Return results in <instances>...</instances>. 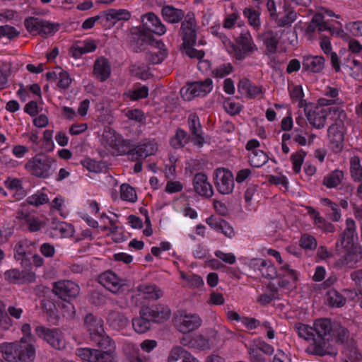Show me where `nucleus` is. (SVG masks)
Instances as JSON below:
<instances>
[{"mask_svg":"<svg viewBox=\"0 0 362 362\" xmlns=\"http://www.w3.org/2000/svg\"><path fill=\"white\" fill-rule=\"evenodd\" d=\"M294 327L300 337L307 341H313V344L308 348L310 354L323 356L322 347L325 344L324 340L329 336L327 332L330 329L327 318L317 319L312 327L303 323H297Z\"/></svg>","mask_w":362,"mask_h":362,"instance_id":"f257e3e1","label":"nucleus"},{"mask_svg":"<svg viewBox=\"0 0 362 362\" xmlns=\"http://www.w3.org/2000/svg\"><path fill=\"white\" fill-rule=\"evenodd\" d=\"M346 225V228L339 238L340 245L344 248V255L336 262V265L353 269L362 259V248L354 243L355 221L352 218H347Z\"/></svg>","mask_w":362,"mask_h":362,"instance_id":"f03ea898","label":"nucleus"},{"mask_svg":"<svg viewBox=\"0 0 362 362\" xmlns=\"http://www.w3.org/2000/svg\"><path fill=\"white\" fill-rule=\"evenodd\" d=\"M170 309L163 305L143 306L139 310V316L132 319V326L139 334L148 332L153 322L165 321L170 317Z\"/></svg>","mask_w":362,"mask_h":362,"instance_id":"7ed1b4c3","label":"nucleus"},{"mask_svg":"<svg viewBox=\"0 0 362 362\" xmlns=\"http://www.w3.org/2000/svg\"><path fill=\"white\" fill-rule=\"evenodd\" d=\"M0 352L8 362H33L35 357V346L26 344L23 339L21 341L0 344Z\"/></svg>","mask_w":362,"mask_h":362,"instance_id":"20e7f679","label":"nucleus"},{"mask_svg":"<svg viewBox=\"0 0 362 362\" xmlns=\"http://www.w3.org/2000/svg\"><path fill=\"white\" fill-rule=\"evenodd\" d=\"M55 160L42 153L35 155L25 164V168L33 175L40 178H47L51 175V168Z\"/></svg>","mask_w":362,"mask_h":362,"instance_id":"39448f33","label":"nucleus"},{"mask_svg":"<svg viewBox=\"0 0 362 362\" xmlns=\"http://www.w3.org/2000/svg\"><path fill=\"white\" fill-rule=\"evenodd\" d=\"M327 321L329 323V330H328L329 337L325 341V346H323V356L325 355H336L335 349L330 344V341L335 340L336 342L343 344L348 341L349 338V332L348 329L342 327L339 324H332L329 319L327 318Z\"/></svg>","mask_w":362,"mask_h":362,"instance_id":"423d86ee","label":"nucleus"},{"mask_svg":"<svg viewBox=\"0 0 362 362\" xmlns=\"http://www.w3.org/2000/svg\"><path fill=\"white\" fill-rule=\"evenodd\" d=\"M24 25L27 30L34 35L47 36L55 33L59 28V23H52L47 21L33 16L26 18Z\"/></svg>","mask_w":362,"mask_h":362,"instance_id":"0eeeda50","label":"nucleus"},{"mask_svg":"<svg viewBox=\"0 0 362 362\" xmlns=\"http://www.w3.org/2000/svg\"><path fill=\"white\" fill-rule=\"evenodd\" d=\"M36 335L57 350L65 349L66 343L64 334L59 329H50L45 326H37L35 329Z\"/></svg>","mask_w":362,"mask_h":362,"instance_id":"6e6552de","label":"nucleus"},{"mask_svg":"<svg viewBox=\"0 0 362 362\" xmlns=\"http://www.w3.org/2000/svg\"><path fill=\"white\" fill-rule=\"evenodd\" d=\"M344 124L341 119L336 120L335 123L328 128V137L334 153L341 152L344 148Z\"/></svg>","mask_w":362,"mask_h":362,"instance_id":"1a4fd4ad","label":"nucleus"},{"mask_svg":"<svg viewBox=\"0 0 362 362\" xmlns=\"http://www.w3.org/2000/svg\"><path fill=\"white\" fill-rule=\"evenodd\" d=\"M132 49L135 52H141L148 49V46H155L160 48L163 44L160 40H156L150 33H146L139 29V33L134 35L130 42Z\"/></svg>","mask_w":362,"mask_h":362,"instance_id":"9d476101","label":"nucleus"},{"mask_svg":"<svg viewBox=\"0 0 362 362\" xmlns=\"http://www.w3.org/2000/svg\"><path fill=\"white\" fill-rule=\"evenodd\" d=\"M305 116L309 123L315 128L322 129L325 127L327 116L334 112H339L337 107L321 108L315 107L313 110L306 107L304 110Z\"/></svg>","mask_w":362,"mask_h":362,"instance_id":"9b49d317","label":"nucleus"},{"mask_svg":"<svg viewBox=\"0 0 362 362\" xmlns=\"http://www.w3.org/2000/svg\"><path fill=\"white\" fill-rule=\"evenodd\" d=\"M215 186L222 194H230L234 188L233 173L228 169L219 168L214 173Z\"/></svg>","mask_w":362,"mask_h":362,"instance_id":"f8f14e48","label":"nucleus"},{"mask_svg":"<svg viewBox=\"0 0 362 362\" xmlns=\"http://www.w3.org/2000/svg\"><path fill=\"white\" fill-rule=\"evenodd\" d=\"M236 42L239 46L233 45L232 48L235 57L238 60L243 59L257 49L255 45L252 44V39L248 31L241 33L237 37Z\"/></svg>","mask_w":362,"mask_h":362,"instance_id":"ddd939ff","label":"nucleus"},{"mask_svg":"<svg viewBox=\"0 0 362 362\" xmlns=\"http://www.w3.org/2000/svg\"><path fill=\"white\" fill-rule=\"evenodd\" d=\"M187 88L180 90L185 100H190L194 97L204 96L212 89V80L209 78L203 81H195L187 84Z\"/></svg>","mask_w":362,"mask_h":362,"instance_id":"4468645a","label":"nucleus"},{"mask_svg":"<svg viewBox=\"0 0 362 362\" xmlns=\"http://www.w3.org/2000/svg\"><path fill=\"white\" fill-rule=\"evenodd\" d=\"M52 292L59 298L68 300L71 298H76L78 296L80 288L72 281L63 280L53 284Z\"/></svg>","mask_w":362,"mask_h":362,"instance_id":"2eb2a0df","label":"nucleus"},{"mask_svg":"<svg viewBox=\"0 0 362 362\" xmlns=\"http://www.w3.org/2000/svg\"><path fill=\"white\" fill-rule=\"evenodd\" d=\"M181 35L182 44L181 45H194L197 39L196 21L193 13H187L185 19L181 24Z\"/></svg>","mask_w":362,"mask_h":362,"instance_id":"dca6fc26","label":"nucleus"},{"mask_svg":"<svg viewBox=\"0 0 362 362\" xmlns=\"http://www.w3.org/2000/svg\"><path fill=\"white\" fill-rule=\"evenodd\" d=\"M36 243L28 240L18 242L15 246V259L21 262L22 266L27 267L30 265V256L35 250Z\"/></svg>","mask_w":362,"mask_h":362,"instance_id":"f3484780","label":"nucleus"},{"mask_svg":"<svg viewBox=\"0 0 362 362\" xmlns=\"http://www.w3.org/2000/svg\"><path fill=\"white\" fill-rule=\"evenodd\" d=\"M142 27L140 28L142 31L146 33H154L161 35L166 31L165 25L152 12H149L141 16Z\"/></svg>","mask_w":362,"mask_h":362,"instance_id":"a211bd4d","label":"nucleus"},{"mask_svg":"<svg viewBox=\"0 0 362 362\" xmlns=\"http://www.w3.org/2000/svg\"><path fill=\"white\" fill-rule=\"evenodd\" d=\"M124 280L119 278L112 271H107L99 276V282L110 291L117 293L125 285Z\"/></svg>","mask_w":362,"mask_h":362,"instance_id":"6ab92c4d","label":"nucleus"},{"mask_svg":"<svg viewBox=\"0 0 362 362\" xmlns=\"http://www.w3.org/2000/svg\"><path fill=\"white\" fill-rule=\"evenodd\" d=\"M110 132L107 133L104 135V137L107 139V142L109 145L117 149L120 154H129L130 158H132V153L134 152L135 145L131 140L121 139L117 138L115 135H111Z\"/></svg>","mask_w":362,"mask_h":362,"instance_id":"aec40b11","label":"nucleus"},{"mask_svg":"<svg viewBox=\"0 0 362 362\" xmlns=\"http://www.w3.org/2000/svg\"><path fill=\"white\" fill-rule=\"evenodd\" d=\"M188 126L191 132L190 136L194 145L203 146L205 141L202 136V126L199 117L195 114H191L188 117Z\"/></svg>","mask_w":362,"mask_h":362,"instance_id":"412c9836","label":"nucleus"},{"mask_svg":"<svg viewBox=\"0 0 362 362\" xmlns=\"http://www.w3.org/2000/svg\"><path fill=\"white\" fill-rule=\"evenodd\" d=\"M193 185L194 191L202 197L209 198L214 194L212 186L204 173H199L194 175Z\"/></svg>","mask_w":362,"mask_h":362,"instance_id":"4be33fe9","label":"nucleus"},{"mask_svg":"<svg viewBox=\"0 0 362 362\" xmlns=\"http://www.w3.org/2000/svg\"><path fill=\"white\" fill-rule=\"evenodd\" d=\"M201 322L200 317L197 315H185L180 317L177 327L180 332L186 334L197 329Z\"/></svg>","mask_w":362,"mask_h":362,"instance_id":"5701e85b","label":"nucleus"},{"mask_svg":"<svg viewBox=\"0 0 362 362\" xmlns=\"http://www.w3.org/2000/svg\"><path fill=\"white\" fill-rule=\"evenodd\" d=\"M325 58L321 56H304L303 58V70L312 73H320L325 66Z\"/></svg>","mask_w":362,"mask_h":362,"instance_id":"b1692460","label":"nucleus"},{"mask_svg":"<svg viewBox=\"0 0 362 362\" xmlns=\"http://www.w3.org/2000/svg\"><path fill=\"white\" fill-rule=\"evenodd\" d=\"M111 66L109 61L100 57L95 60L93 66V74L100 81H106L110 76Z\"/></svg>","mask_w":362,"mask_h":362,"instance_id":"393cba45","label":"nucleus"},{"mask_svg":"<svg viewBox=\"0 0 362 362\" xmlns=\"http://www.w3.org/2000/svg\"><path fill=\"white\" fill-rule=\"evenodd\" d=\"M84 325L90 333V338L95 334L103 332V321L100 317L88 313L84 318Z\"/></svg>","mask_w":362,"mask_h":362,"instance_id":"a878e982","label":"nucleus"},{"mask_svg":"<svg viewBox=\"0 0 362 362\" xmlns=\"http://www.w3.org/2000/svg\"><path fill=\"white\" fill-rule=\"evenodd\" d=\"M284 16L281 18L276 17L274 19L279 27H290L297 19V13L288 2H284L283 6Z\"/></svg>","mask_w":362,"mask_h":362,"instance_id":"bb28decb","label":"nucleus"},{"mask_svg":"<svg viewBox=\"0 0 362 362\" xmlns=\"http://www.w3.org/2000/svg\"><path fill=\"white\" fill-rule=\"evenodd\" d=\"M107 321L110 326L115 329H124L129 324V318L122 313L116 310L109 312Z\"/></svg>","mask_w":362,"mask_h":362,"instance_id":"cd10ccee","label":"nucleus"},{"mask_svg":"<svg viewBox=\"0 0 362 362\" xmlns=\"http://www.w3.org/2000/svg\"><path fill=\"white\" fill-rule=\"evenodd\" d=\"M168 362H197L192 354L181 346L173 347L168 356Z\"/></svg>","mask_w":362,"mask_h":362,"instance_id":"c85d7f7f","label":"nucleus"},{"mask_svg":"<svg viewBox=\"0 0 362 362\" xmlns=\"http://www.w3.org/2000/svg\"><path fill=\"white\" fill-rule=\"evenodd\" d=\"M156 147L153 144L146 143L135 146L134 152L132 153V160H141L146 158L148 156L154 153Z\"/></svg>","mask_w":362,"mask_h":362,"instance_id":"c756f323","label":"nucleus"},{"mask_svg":"<svg viewBox=\"0 0 362 362\" xmlns=\"http://www.w3.org/2000/svg\"><path fill=\"white\" fill-rule=\"evenodd\" d=\"M161 13L164 19L170 23H177L185 16V13L182 10L175 8L172 6H163Z\"/></svg>","mask_w":362,"mask_h":362,"instance_id":"7c9ffc66","label":"nucleus"},{"mask_svg":"<svg viewBox=\"0 0 362 362\" xmlns=\"http://www.w3.org/2000/svg\"><path fill=\"white\" fill-rule=\"evenodd\" d=\"M90 339L95 342L101 349L107 350L112 349L115 350V342L112 339L105 334V331L100 334H94Z\"/></svg>","mask_w":362,"mask_h":362,"instance_id":"2f4dec72","label":"nucleus"},{"mask_svg":"<svg viewBox=\"0 0 362 362\" xmlns=\"http://www.w3.org/2000/svg\"><path fill=\"white\" fill-rule=\"evenodd\" d=\"M326 301L331 307L341 308L346 304L343 293L334 288L329 289L327 291Z\"/></svg>","mask_w":362,"mask_h":362,"instance_id":"473e14b6","label":"nucleus"},{"mask_svg":"<svg viewBox=\"0 0 362 362\" xmlns=\"http://www.w3.org/2000/svg\"><path fill=\"white\" fill-rule=\"evenodd\" d=\"M344 179V172L339 170H334L325 176L323 179V185L328 188L337 187Z\"/></svg>","mask_w":362,"mask_h":362,"instance_id":"72a5a7b5","label":"nucleus"},{"mask_svg":"<svg viewBox=\"0 0 362 362\" xmlns=\"http://www.w3.org/2000/svg\"><path fill=\"white\" fill-rule=\"evenodd\" d=\"M138 291L142 292L145 296L144 298L157 300L163 296L161 290L155 285L142 284L138 287Z\"/></svg>","mask_w":362,"mask_h":362,"instance_id":"f704fd0d","label":"nucleus"},{"mask_svg":"<svg viewBox=\"0 0 362 362\" xmlns=\"http://www.w3.org/2000/svg\"><path fill=\"white\" fill-rule=\"evenodd\" d=\"M94 362H117L115 350L95 349Z\"/></svg>","mask_w":362,"mask_h":362,"instance_id":"c9c22d12","label":"nucleus"},{"mask_svg":"<svg viewBox=\"0 0 362 362\" xmlns=\"http://www.w3.org/2000/svg\"><path fill=\"white\" fill-rule=\"evenodd\" d=\"M189 140L192 141L190 135L185 130L178 128L175 136L170 140V144L173 148H177L183 147Z\"/></svg>","mask_w":362,"mask_h":362,"instance_id":"e433bc0d","label":"nucleus"},{"mask_svg":"<svg viewBox=\"0 0 362 362\" xmlns=\"http://www.w3.org/2000/svg\"><path fill=\"white\" fill-rule=\"evenodd\" d=\"M103 13L106 16V20L111 21H127L131 18V13L128 10L126 9H109L107 11H104Z\"/></svg>","mask_w":362,"mask_h":362,"instance_id":"4c0bfd02","label":"nucleus"},{"mask_svg":"<svg viewBox=\"0 0 362 362\" xmlns=\"http://www.w3.org/2000/svg\"><path fill=\"white\" fill-rule=\"evenodd\" d=\"M269 159L268 156L261 150L252 151L249 155V162L252 167L259 168Z\"/></svg>","mask_w":362,"mask_h":362,"instance_id":"58836bf2","label":"nucleus"},{"mask_svg":"<svg viewBox=\"0 0 362 362\" xmlns=\"http://www.w3.org/2000/svg\"><path fill=\"white\" fill-rule=\"evenodd\" d=\"M267 34L269 36L264 39V43L267 52L270 54H274L277 50L281 37H278L276 34L274 35L273 31H269Z\"/></svg>","mask_w":362,"mask_h":362,"instance_id":"ea45409f","label":"nucleus"},{"mask_svg":"<svg viewBox=\"0 0 362 362\" xmlns=\"http://www.w3.org/2000/svg\"><path fill=\"white\" fill-rule=\"evenodd\" d=\"M121 199L124 201L135 202L137 196L135 189L128 184H122L120 186Z\"/></svg>","mask_w":362,"mask_h":362,"instance_id":"a19ab883","label":"nucleus"},{"mask_svg":"<svg viewBox=\"0 0 362 362\" xmlns=\"http://www.w3.org/2000/svg\"><path fill=\"white\" fill-rule=\"evenodd\" d=\"M126 95L131 100H138L139 99L146 98L148 95V88L144 86L134 90H129Z\"/></svg>","mask_w":362,"mask_h":362,"instance_id":"79ce46f5","label":"nucleus"},{"mask_svg":"<svg viewBox=\"0 0 362 362\" xmlns=\"http://www.w3.org/2000/svg\"><path fill=\"white\" fill-rule=\"evenodd\" d=\"M42 308L47 313L49 318L52 320H57L58 318L57 308L52 300L49 299L43 300L42 301Z\"/></svg>","mask_w":362,"mask_h":362,"instance_id":"37998d69","label":"nucleus"},{"mask_svg":"<svg viewBox=\"0 0 362 362\" xmlns=\"http://www.w3.org/2000/svg\"><path fill=\"white\" fill-rule=\"evenodd\" d=\"M351 177L355 180L362 178V167L360 165V159L358 156H354L350 160Z\"/></svg>","mask_w":362,"mask_h":362,"instance_id":"c03bdc74","label":"nucleus"},{"mask_svg":"<svg viewBox=\"0 0 362 362\" xmlns=\"http://www.w3.org/2000/svg\"><path fill=\"white\" fill-rule=\"evenodd\" d=\"M95 349L81 348L76 350V354L81 360L88 362H94Z\"/></svg>","mask_w":362,"mask_h":362,"instance_id":"a18cd8bd","label":"nucleus"},{"mask_svg":"<svg viewBox=\"0 0 362 362\" xmlns=\"http://www.w3.org/2000/svg\"><path fill=\"white\" fill-rule=\"evenodd\" d=\"M26 202L30 205L38 206L40 205L47 203L49 202V199L47 198L46 194L41 192L28 197L26 199Z\"/></svg>","mask_w":362,"mask_h":362,"instance_id":"49530a36","label":"nucleus"},{"mask_svg":"<svg viewBox=\"0 0 362 362\" xmlns=\"http://www.w3.org/2000/svg\"><path fill=\"white\" fill-rule=\"evenodd\" d=\"M243 15L248 19L249 23L251 25L254 27H258L259 25V14L257 11L246 8L243 11Z\"/></svg>","mask_w":362,"mask_h":362,"instance_id":"de8ad7c7","label":"nucleus"},{"mask_svg":"<svg viewBox=\"0 0 362 362\" xmlns=\"http://www.w3.org/2000/svg\"><path fill=\"white\" fill-rule=\"evenodd\" d=\"M305 154V152L301 150L300 152H297L291 155V159L293 163V171L296 173H298L300 171L301 165Z\"/></svg>","mask_w":362,"mask_h":362,"instance_id":"09e8293b","label":"nucleus"},{"mask_svg":"<svg viewBox=\"0 0 362 362\" xmlns=\"http://www.w3.org/2000/svg\"><path fill=\"white\" fill-rule=\"evenodd\" d=\"M300 245L305 250H315L317 247V241L313 236L304 234L300 238Z\"/></svg>","mask_w":362,"mask_h":362,"instance_id":"8fccbe9b","label":"nucleus"},{"mask_svg":"<svg viewBox=\"0 0 362 362\" xmlns=\"http://www.w3.org/2000/svg\"><path fill=\"white\" fill-rule=\"evenodd\" d=\"M146 59L150 64H158L162 62L165 58L164 52L158 50L156 52L148 51L146 55Z\"/></svg>","mask_w":362,"mask_h":362,"instance_id":"3c124183","label":"nucleus"},{"mask_svg":"<svg viewBox=\"0 0 362 362\" xmlns=\"http://www.w3.org/2000/svg\"><path fill=\"white\" fill-rule=\"evenodd\" d=\"M323 20H324V16L322 13H315L313 16L310 22L309 23L308 25L307 26L305 33L307 34H313L315 31V29L317 28H318V25H320V23L321 21H322Z\"/></svg>","mask_w":362,"mask_h":362,"instance_id":"603ef678","label":"nucleus"},{"mask_svg":"<svg viewBox=\"0 0 362 362\" xmlns=\"http://www.w3.org/2000/svg\"><path fill=\"white\" fill-rule=\"evenodd\" d=\"M11 325V320L5 310L4 304L0 300V327L7 329Z\"/></svg>","mask_w":362,"mask_h":362,"instance_id":"864d4df0","label":"nucleus"},{"mask_svg":"<svg viewBox=\"0 0 362 362\" xmlns=\"http://www.w3.org/2000/svg\"><path fill=\"white\" fill-rule=\"evenodd\" d=\"M19 34L20 33L14 27L7 25L0 26V38L7 37L8 39H13L19 35Z\"/></svg>","mask_w":362,"mask_h":362,"instance_id":"5fc2aeb1","label":"nucleus"},{"mask_svg":"<svg viewBox=\"0 0 362 362\" xmlns=\"http://www.w3.org/2000/svg\"><path fill=\"white\" fill-rule=\"evenodd\" d=\"M193 45H181L185 50L186 54L192 59H201L204 57L203 50H197L192 47Z\"/></svg>","mask_w":362,"mask_h":362,"instance_id":"6e6d98bb","label":"nucleus"},{"mask_svg":"<svg viewBox=\"0 0 362 362\" xmlns=\"http://www.w3.org/2000/svg\"><path fill=\"white\" fill-rule=\"evenodd\" d=\"M261 273L263 277L269 279H274L277 276V272L276 267L272 263L268 264L267 262H266V266L262 267V271L261 272Z\"/></svg>","mask_w":362,"mask_h":362,"instance_id":"4d7b16f0","label":"nucleus"},{"mask_svg":"<svg viewBox=\"0 0 362 362\" xmlns=\"http://www.w3.org/2000/svg\"><path fill=\"white\" fill-rule=\"evenodd\" d=\"M315 222L319 228L326 232L332 233L334 230V226L332 223L327 222L322 217L320 216L319 214H317L316 216H315Z\"/></svg>","mask_w":362,"mask_h":362,"instance_id":"13d9d810","label":"nucleus"},{"mask_svg":"<svg viewBox=\"0 0 362 362\" xmlns=\"http://www.w3.org/2000/svg\"><path fill=\"white\" fill-rule=\"evenodd\" d=\"M350 277L354 282L358 292L362 294V269L352 272Z\"/></svg>","mask_w":362,"mask_h":362,"instance_id":"bf43d9fd","label":"nucleus"},{"mask_svg":"<svg viewBox=\"0 0 362 362\" xmlns=\"http://www.w3.org/2000/svg\"><path fill=\"white\" fill-rule=\"evenodd\" d=\"M4 276L5 278L11 283H21L22 272L16 269H10L4 273Z\"/></svg>","mask_w":362,"mask_h":362,"instance_id":"052dcab7","label":"nucleus"},{"mask_svg":"<svg viewBox=\"0 0 362 362\" xmlns=\"http://www.w3.org/2000/svg\"><path fill=\"white\" fill-rule=\"evenodd\" d=\"M72 79L69 74L66 71H62L59 73V80L57 86L63 89H66L69 87Z\"/></svg>","mask_w":362,"mask_h":362,"instance_id":"680f3d73","label":"nucleus"},{"mask_svg":"<svg viewBox=\"0 0 362 362\" xmlns=\"http://www.w3.org/2000/svg\"><path fill=\"white\" fill-rule=\"evenodd\" d=\"M215 255L216 257L229 264H233L235 262V256L232 253H225L222 251L217 250L215 252Z\"/></svg>","mask_w":362,"mask_h":362,"instance_id":"e2e57ef3","label":"nucleus"},{"mask_svg":"<svg viewBox=\"0 0 362 362\" xmlns=\"http://www.w3.org/2000/svg\"><path fill=\"white\" fill-rule=\"evenodd\" d=\"M40 251L45 257H53L55 254V248L50 243H43L40 247Z\"/></svg>","mask_w":362,"mask_h":362,"instance_id":"0e129e2a","label":"nucleus"},{"mask_svg":"<svg viewBox=\"0 0 362 362\" xmlns=\"http://www.w3.org/2000/svg\"><path fill=\"white\" fill-rule=\"evenodd\" d=\"M233 71L231 64H225L220 66L218 68L214 71V73L217 77H223L229 74Z\"/></svg>","mask_w":362,"mask_h":362,"instance_id":"69168bd1","label":"nucleus"},{"mask_svg":"<svg viewBox=\"0 0 362 362\" xmlns=\"http://www.w3.org/2000/svg\"><path fill=\"white\" fill-rule=\"evenodd\" d=\"M183 186L179 181L168 182L165 191L168 193H175L182 190Z\"/></svg>","mask_w":362,"mask_h":362,"instance_id":"338daca9","label":"nucleus"},{"mask_svg":"<svg viewBox=\"0 0 362 362\" xmlns=\"http://www.w3.org/2000/svg\"><path fill=\"white\" fill-rule=\"evenodd\" d=\"M193 344H195L200 349H209V339L204 337L203 335H198L193 339Z\"/></svg>","mask_w":362,"mask_h":362,"instance_id":"774afa93","label":"nucleus"}]
</instances>
